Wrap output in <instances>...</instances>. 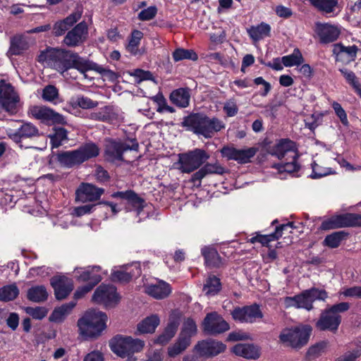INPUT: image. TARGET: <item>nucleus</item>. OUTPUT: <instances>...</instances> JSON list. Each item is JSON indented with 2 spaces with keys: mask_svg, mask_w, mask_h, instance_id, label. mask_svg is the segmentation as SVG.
Returning <instances> with one entry per match:
<instances>
[{
  "mask_svg": "<svg viewBox=\"0 0 361 361\" xmlns=\"http://www.w3.org/2000/svg\"><path fill=\"white\" fill-rule=\"evenodd\" d=\"M38 61L63 74L71 68L80 73H86L88 59L81 57L72 51L62 49H47L41 52Z\"/></svg>",
  "mask_w": 361,
  "mask_h": 361,
  "instance_id": "nucleus-1",
  "label": "nucleus"
},
{
  "mask_svg": "<svg viewBox=\"0 0 361 361\" xmlns=\"http://www.w3.org/2000/svg\"><path fill=\"white\" fill-rule=\"evenodd\" d=\"M107 316L105 313L90 310L87 311L77 322L78 333L85 338H96L106 328Z\"/></svg>",
  "mask_w": 361,
  "mask_h": 361,
  "instance_id": "nucleus-2",
  "label": "nucleus"
},
{
  "mask_svg": "<svg viewBox=\"0 0 361 361\" xmlns=\"http://www.w3.org/2000/svg\"><path fill=\"white\" fill-rule=\"evenodd\" d=\"M99 154V149L92 142L86 143L78 149L72 151L63 152L58 154L59 163L68 168L80 164L84 161L96 157Z\"/></svg>",
  "mask_w": 361,
  "mask_h": 361,
  "instance_id": "nucleus-3",
  "label": "nucleus"
},
{
  "mask_svg": "<svg viewBox=\"0 0 361 361\" xmlns=\"http://www.w3.org/2000/svg\"><path fill=\"white\" fill-rule=\"evenodd\" d=\"M209 157V154L204 149L200 148L180 153L178 154L177 169L182 173H192L199 170Z\"/></svg>",
  "mask_w": 361,
  "mask_h": 361,
  "instance_id": "nucleus-4",
  "label": "nucleus"
},
{
  "mask_svg": "<svg viewBox=\"0 0 361 361\" xmlns=\"http://www.w3.org/2000/svg\"><path fill=\"white\" fill-rule=\"evenodd\" d=\"M109 346L112 352L123 358L140 352L145 346V342L131 336L116 335L110 341Z\"/></svg>",
  "mask_w": 361,
  "mask_h": 361,
  "instance_id": "nucleus-5",
  "label": "nucleus"
},
{
  "mask_svg": "<svg viewBox=\"0 0 361 361\" xmlns=\"http://www.w3.org/2000/svg\"><path fill=\"white\" fill-rule=\"evenodd\" d=\"M311 330L309 326L286 328L281 332L279 339L287 346L300 348L307 343Z\"/></svg>",
  "mask_w": 361,
  "mask_h": 361,
  "instance_id": "nucleus-6",
  "label": "nucleus"
},
{
  "mask_svg": "<svg viewBox=\"0 0 361 361\" xmlns=\"http://www.w3.org/2000/svg\"><path fill=\"white\" fill-rule=\"evenodd\" d=\"M345 227H361V214L347 213L325 219L319 229L329 231Z\"/></svg>",
  "mask_w": 361,
  "mask_h": 361,
  "instance_id": "nucleus-7",
  "label": "nucleus"
},
{
  "mask_svg": "<svg viewBox=\"0 0 361 361\" xmlns=\"http://www.w3.org/2000/svg\"><path fill=\"white\" fill-rule=\"evenodd\" d=\"M138 144L133 142L130 145L126 142L109 140L107 142L105 147V157L107 161L111 162L124 161L123 153L128 150L137 151Z\"/></svg>",
  "mask_w": 361,
  "mask_h": 361,
  "instance_id": "nucleus-8",
  "label": "nucleus"
},
{
  "mask_svg": "<svg viewBox=\"0 0 361 361\" xmlns=\"http://www.w3.org/2000/svg\"><path fill=\"white\" fill-rule=\"evenodd\" d=\"M19 97L15 92L13 86L4 80L0 81V104L2 108L9 113L14 114L18 111Z\"/></svg>",
  "mask_w": 361,
  "mask_h": 361,
  "instance_id": "nucleus-9",
  "label": "nucleus"
},
{
  "mask_svg": "<svg viewBox=\"0 0 361 361\" xmlns=\"http://www.w3.org/2000/svg\"><path fill=\"white\" fill-rule=\"evenodd\" d=\"M233 319L240 323L252 324L263 317V313L257 304L236 307L231 312Z\"/></svg>",
  "mask_w": 361,
  "mask_h": 361,
  "instance_id": "nucleus-10",
  "label": "nucleus"
},
{
  "mask_svg": "<svg viewBox=\"0 0 361 361\" xmlns=\"http://www.w3.org/2000/svg\"><path fill=\"white\" fill-rule=\"evenodd\" d=\"M92 300L97 304H102L106 307H112L119 301V296L114 286L101 284L94 290Z\"/></svg>",
  "mask_w": 361,
  "mask_h": 361,
  "instance_id": "nucleus-11",
  "label": "nucleus"
},
{
  "mask_svg": "<svg viewBox=\"0 0 361 361\" xmlns=\"http://www.w3.org/2000/svg\"><path fill=\"white\" fill-rule=\"evenodd\" d=\"M202 326L208 334L216 335L229 329V324L216 312H211L206 315Z\"/></svg>",
  "mask_w": 361,
  "mask_h": 361,
  "instance_id": "nucleus-12",
  "label": "nucleus"
},
{
  "mask_svg": "<svg viewBox=\"0 0 361 361\" xmlns=\"http://www.w3.org/2000/svg\"><path fill=\"white\" fill-rule=\"evenodd\" d=\"M141 274V269L138 263L123 265L116 267L111 272L113 281L127 283L133 278H137Z\"/></svg>",
  "mask_w": 361,
  "mask_h": 361,
  "instance_id": "nucleus-13",
  "label": "nucleus"
},
{
  "mask_svg": "<svg viewBox=\"0 0 361 361\" xmlns=\"http://www.w3.org/2000/svg\"><path fill=\"white\" fill-rule=\"evenodd\" d=\"M88 27L85 21L77 24L68 31L63 39V43L70 47H75L82 44L87 37Z\"/></svg>",
  "mask_w": 361,
  "mask_h": 361,
  "instance_id": "nucleus-14",
  "label": "nucleus"
},
{
  "mask_svg": "<svg viewBox=\"0 0 361 361\" xmlns=\"http://www.w3.org/2000/svg\"><path fill=\"white\" fill-rule=\"evenodd\" d=\"M29 113L35 118L43 121H51L54 123L66 124V118L61 114L45 106H33L30 108Z\"/></svg>",
  "mask_w": 361,
  "mask_h": 361,
  "instance_id": "nucleus-15",
  "label": "nucleus"
},
{
  "mask_svg": "<svg viewBox=\"0 0 361 361\" xmlns=\"http://www.w3.org/2000/svg\"><path fill=\"white\" fill-rule=\"evenodd\" d=\"M144 291L156 300H163L170 295L172 288L171 285L165 281L156 279L153 282L145 284Z\"/></svg>",
  "mask_w": 361,
  "mask_h": 361,
  "instance_id": "nucleus-16",
  "label": "nucleus"
},
{
  "mask_svg": "<svg viewBox=\"0 0 361 361\" xmlns=\"http://www.w3.org/2000/svg\"><path fill=\"white\" fill-rule=\"evenodd\" d=\"M182 126L189 131H192L196 135H200L205 137L206 124L205 114L193 113L183 118Z\"/></svg>",
  "mask_w": 361,
  "mask_h": 361,
  "instance_id": "nucleus-17",
  "label": "nucleus"
},
{
  "mask_svg": "<svg viewBox=\"0 0 361 361\" xmlns=\"http://www.w3.org/2000/svg\"><path fill=\"white\" fill-rule=\"evenodd\" d=\"M50 283L54 290V295L57 300L65 299L73 289L72 279L64 276L52 277Z\"/></svg>",
  "mask_w": 361,
  "mask_h": 361,
  "instance_id": "nucleus-18",
  "label": "nucleus"
},
{
  "mask_svg": "<svg viewBox=\"0 0 361 361\" xmlns=\"http://www.w3.org/2000/svg\"><path fill=\"white\" fill-rule=\"evenodd\" d=\"M104 190L90 183H82L77 189L76 200L86 202L99 200Z\"/></svg>",
  "mask_w": 361,
  "mask_h": 361,
  "instance_id": "nucleus-19",
  "label": "nucleus"
},
{
  "mask_svg": "<svg viewBox=\"0 0 361 361\" xmlns=\"http://www.w3.org/2000/svg\"><path fill=\"white\" fill-rule=\"evenodd\" d=\"M341 322V317L332 313L329 310H324L317 322V327L321 331H336Z\"/></svg>",
  "mask_w": 361,
  "mask_h": 361,
  "instance_id": "nucleus-20",
  "label": "nucleus"
},
{
  "mask_svg": "<svg viewBox=\"0 0 361 361\" xmlns=\"http://www.w3.org/2000/svg\"><path fill=\"white\" fill-rule=\"evenodd\" d=\"M224 173V167L219 162L216 161L214 164L207 163L192 175L190 180L194 183L198 182V185H200L201 180L207 176L213 174L222 175Z\"/></svg>",
  "mask_w": 361,
  "mask_h": 361,
  "instance_id": "nucleus-21",
  "label": "nucleus"
},
{
  "mask_svg": "<svg viewBox=\"0 0 361 361\" xmlns=\"http://www.w3.org/2000/svg\"><path fill=\"white\" fill-rule=\"evenodd\" d=\"M82 14L81 8H78L74 12L62 20L56 22L53 27V33L55 36H61L78 22Z\"/></svg>",
  "mask_w": 361,
  "mask_h": 361,
  "instance_id": "nucleus-22",
  "label": "nucleus"
},
{
  "mask_svg": "<svg viewBox=\"0 0 361 361\" xmlns=\"http://www.w3.org/2000/svg\"><path fill=\"white\" fill-rule=\"evenodd\" d=\"M294 228L295 226H293V222L281 224L276 228L275 232L269 235L257 234L256 236L250 238V242L252 243L258 242L263 245H268L269 243L278 240L279 238H281L284 231H288Z\"/></svg>",
  "mask_w": 361,
  "mask_h": 361,
  "instance_id": "nucleus-23",
  "label": "nucleus"
},
{
  "mask_svg": "<svg viewBox=\"0 0 361 361\" xmlns=\"http://www.w3.org/2000/svg\"><path fill=\"white\" fill-rule=\"evenodd\" d=\"M273 154L280 160L286 158H298L295 150V144L290 140H281L276 145L273 149Z\"/></svg>",
  "mask_w": 361,
  "mask_h": 361,
  "instance_id": "nucleus-24",
  "label": "nucleus"
},
{
  "mask_svg": "<svg viewBox=\"0 0 361 361\" xmlns=\"http://www.w3.org/2000/svg\"><path fill=\"white\" fill-rule=\"evenodd\" d=\"M195 349L202 355L216 356L225 350L226 345L219 341H203L196 345Z\"/></svg>",
  "mask_w": 361,
  "mask_h": 361,
  "instance_id": "nucleus-25",
  "label": "nucleus"
},
{
  "mask_svg": "<svg viewBox=\"0 0 361 361\" xmlns=\"http://www.w3.org/2000/svg\"><path fill=\"white\" fill-rule=\"evenodd\" d=\"M101 268L99 266L92 267L80 268L75 269L78 280L80 281H89L88 285L95 286L102 280V277L97 274Z\"/></svg>",
  "mask_w": 361,
  "mask_h": 361,
  "instance_id": "nucleus-26",
  "label": "nucleus"
},
{
  "mask_svg": "<svg viewBox=\"0 0 361 361\" xmlns=\"http://www.w3.org/2000/svg\"><path fill=\"white\" fill-rule=\"evenodd\" d=\"M284 305L286 308H302L308 311L313 309V305L311 303L305 290L294 297H286L284 298Z\"/></svg>",
  "mask_w": 361,
  "mask_h": 361,
  "instance_id": "nucleus-27",
  "label": "nucleus"
},
{
  "mask_svg": "<svg viewBox=\"0 0 361 361\" xmlns=\"http://www.w3.org/2000/svg\"><path fill=\"white\" fill-rule=\"evenodd\" d=\"M37 128L31 123H23L16 131L10 133L9 137L14 142L18 143L22 138H29L38 135Z\"/></svg>",
  "mask_w": 361,
  "mask_h": 361,
  "instance_id": "nucleus-28",
  "label": "nucleus"
},
{
  "mask_svg": "<svg viewBox=\"0 0 361 361\" xmlns=\"http://www.w3.org/2000/svg\"><path fill=\"white\" fill-rule=\"evenodd\" d=\"M340 30L336 26L323 24L318 26V35L322 43H330L337 39Z\"/></svg>",
  "mask_w": 361,
  "mask_h": 361,
  "instance_id": "nucleus-29",
  "label": "nucleus"
},
{
  "mask_svg": "<svg viewBox=\"0 0 361 361\" xmlns=\"http://www.w3.org/2000/svg\"><path fill=\"white\" fill-rule=\"evenodd\" d=\"M160 324V318L156 314H151L137 325V331L140 334H152L155 331L156 329Z\"/></svg>",
  "mask_w": 361,
  "mask_h": 361,
  "instance_id": "nucleus-30",
  "label": "nucleus"
},
{
  "mask_svg": "<svg viewBox=\"0 0 361 361\" xmlns=\"http://www.w3.org/2000/svg\"><path fill=\"white\" fill-rule=\"evenodd\" d=\"M179 322L178 319H170L164 331L154 340V343L164 345L175 336Z\"/></svg>",
  "mask_w": 361,
  "mask_h": 361,
  "instance_id": "nucleus-31",
  "label": "nucleus"
},
{
  "mask_svg": "<svg viewBox=\"0 0 361 361\" xmlns=\"http://www.w3.org/2000/svg\"><path fill=\"white\" fill-rule=\"evenodd\" d=\"M252 39L257 42L271 35V26L266 23H261L257 25H252L247 30Z\"/></svg>",
  "mask_w": 361,
  "mask_h": 361,
  "instance_id": "nucleus-32",
  "label": "nucleus"
},
{
  "mask_svg": "<svg viewBox=\"0 0 361 361\" xmlns=\"http://www.w3.org/2000/svg\"><path fill=\"white\" fill-rule=\"evenodd\" d=\"M188 337L179 336L177 340L167 348V354L169 357H176L183 353L190 345Z\"/></svg>",
  "mask_w": 361,
  "mask_h": 361,
  "instance_id": "nucleus-33",
  "label": "nucleus"
},
{
  "mask_svg": "<svg viewBox=\"0 0 361 361\" xmlns=\"http://www.w3.org/2000/svg\"><path fill=\"white\" fill-rule=\"evenodd\" d=\"M190 94L188 88H179L170 94L172 103L180 108L187 107L190 104Z\"/></svg>",
  "mask_w": 361,
  "mask_h": 361,
  "instance_id": "nucleus-34",
  "label": "nucleus"
},
{
  "mask_svg": "<svg viewBox=\"0 0 361 361\" xmlns=\"http://www.w3.org/2000/svg\"><path fill=\"white\" fill-rule=\"evenodd\" d=\"M143 37V33L138 30H134L128 37V42L126 46V51L133 56L141 55L142 52L139 49L140 41Z\"/></svg>",
  "mask_w": 361,
  "mask_h": 361,
  "instance_id": "nucleus-35",
  "label": "nucleus"
},
{
  "mask_svg": "<svg viewBox=\"0 0 361 361\" xmlns=\"http://www.w3.org/2000/svg\"><path fill=\"white\" fill-rule=\"evenodd\" d=\"M206 135L205 138L212 137L215 133L224 129L226 127L224 121L216 117H209L205 114Z\"/></svg>",
  "mask_w": 361,
  "mask_h": 361,
  "instance_id": "nucleus-36",
  "label": "nucleus"
},
{
  "mask_svg": "<svg viewBox=\"0 0 361 361\" xmlns=\"http://www.w3.org/2000/svg\"><path fill=\"white\" fill-rule=\"evenodd\" d=\"M76 302L71 301L63 304L59 307L55 308L51 313L49 319L54 322H61L71 312L75 307Z\"/></svg>",
  "mask_w": 361,
  "mask_h": 361,
  "instance_id": "nucleus-37",
  "label": "nucleus"
},
{
  "mask_svg": "<svg viewBox=\"0 0 361 361\" xmlns=\"http://www.w3.org/2000/svg\"><path fill=\"white\" fill-rule=\"evenodd\" d=\"M297 159L298 158L288 157L285 159L280 160L279 163L273 165V168L277 169L280 173L283 172L291 173L298 171L300 169V166L297 162Z\"/></svg>",
  "mask_w": 361,
  "mask_h": 361,
  "instance_id": "nucleus-38",
  "label": "nucleus"
},
{
  "mask_svg": "<svg viewBox=\"0 0 361 361\" xmlns=\"http://www.w3.org/2000/svg\"><path fill=\"white\" fill-rule=\"evenodd\" d=\"M233 352L236 355L247 359H256L259 357V354L256 348L253 345L249 344H237L233 348Z\"/></svg>",
  "mask_w": 361,
  "mask_h": 361,
  "instance_id": "nucleus-39",
  "label": "nucleus"
},
{
  "mask_svg": "<svg viewBox=\"0 0 361 361\" xmlns=\"http://www.w3.org/2000/svg\"><path fill=\"white\" fill-rule=\"evenodd\" d=\"M48 292L44 286H35L28 289L27 298L34 302H42L47 300Z\"/></svg>",
  "mask_w": 361,
  "mask_h": 361,
  "instance_id": "nucleus-40",
  "label": "nucleus"
},
{
  "mask_svg": "<svg viewBox=\"0 0 361 361\" xmlns=\"http://www.w3.org/2000/svg\"><path fill=\"white\" fill-rule=\"evenodd\" d=\"M202 254L204 257L205 263L207 266L218 267L221 265V257L216 249L204 247L202 249Z\"/></svg>",
  "mask_w": 361,
  "mask_h": 361,
  "instance_id": "nucleus-41",
  "label": "nucleus"
},
{
  "mask_svg": "<svg viewBox=\"0 0 361 361\" xmlns=\"http://www.w3.org/2000/svg\"><path fill=\"white\" fill-rule=\"evenodd\" d=\"M348 233L344 231H336L329 235H327L324 241L323 245L330 248H336L340 245L341 241L348 236Z\"/></svg>",
  "mask_w": 361,
  "mask_h": 361,
  "instance_id": "nucleus-42",
  "label": "nucleus"
},
{
  "mask_svg": "<svg viewBox=\"0 0 361 361\" xmlns=\"http://www.w3.org/2000/svg\"><path fill=\"white\" fill-rule=\"evenodd\" d=\"M89 71H94L99 74H101L103 77H104L106 79L114 81L116 80L117 76L116 74L107 68H105L97 63L90 61L88 59V62L86 66V72Z\"/></svg>",
  "mask_w": 361,
  "mask_h": 361,
  "instance_id": "nucleus-43",
  "label": "nucleus"
},
{
  "mask_svg": "<svg viewBox=\"0 0 361 361\" xmlns=\"http://www.w3.org/2000/svg\"><path fill=\"white\" fill-rule=\"evenodd\" d=\"M304 61V58L299 49L295 48L293 53L281 57V62L286 67L298 66Z\"/></svg>",
  "mask_w": 361,
  "mask_h": 361,
  "instance_id": "nucleus-44",
  "label": "nucleus"
},
{
  "mask_svg": "<svg viewBox=\"0 0 361 361\" xmlns=\"http://www.w3.org/2000/svg\"><path fill=\"white\" fill-rule=\"evenodd\" d=\"M220 279L214 275L208 276L204 284L203 290L207 295H214L221 290Z\"/></svg>",
  "mask_w": 361,
  "mask_h": 361,
  "instance_id": "nucleus-45",
  "label": "nucleus"
},
{
  "mask_svg": "<svg viewBox=\"0 0 361 361\" xmlns=\"http://www.w3.org/2000/svg\"><path fill=\"white\" fill-rule=\"evenodd\" d=\"M28 49V44L22 37H14L11 42L8 53L11 55H20Z\"/></svg>",
  "mask_w": 361,
  "mask_h": 361,
  "instance_id": "nucleus-46",
  "label": "nucleus"
},
{
  "mask_svg": "<svg viewBox=\"0 0 361 361\" xmlns=\"http://www.w3.org/2000/svg\"><path fill=\"white\" fill-rule=\"evenodd\" d=\"M319 11L325 13H329L335 10L338 4V0H307Z\"/></svg>",
  "mask_w": 361,
  "mask_h": 361,
  "instance_id": "nucleus-47",
  "label": "nucleus"
},
{
  "mask_svg": "<svg viewBox=\"0 0 361 361\" xmlns=\"http://www.w3.org/2000/svg\"><path fill=\"white\" fill-rule=\"evenodd\" d=\"M89 117L94 121L109 122L114 117L112 108L109 106H105L99 109L97 111L91 113Z\"/></svg>",
  "mask_w": 361,
  "mask_h": 361,
  "instance_id": "nucleus-48",
  "label": "nucleus"
},
{
  "mask_svg": "<svg viewBox=\"0 0 361 361\" xmlns=\"http://www.w3.org/2000/svg\"><path fill=\"white\" fill-rule=\"evenodd\" d=\"M71 104L74 107H80L83 109H90L97 107L99 104L98 102L94 101L87 97L78 95L71 99Z\"/></svg>",
  "mask_w": 361,
  "mask_h": 361,
  "instance_id": "nucleus-49",
  "label": "nucleus"
},
{
  "mask_svg": "<svg viewBox=\"0 0 361 361\" xmlns=\"http://www.w3.org/2000/svg\"><path fill=\"white\" fill-rule=\"evenodd\" d=\"M174 61H180L184 59L196 61L198 59L197 54L192 49L183 48L176 49L172 54Z\"/></svg>",
  "mask_w": 361,
  "mask_h": 361,
  "instance_id": "nucleus-50",
  "label": "nucleus"
},
{
  "mask_svg": "<svg viewBox=\"0 0 361 361\" xmlns=\"http://www.w3.org/2000/svg\"><path fill=\"white\" fill-rule=\"evenodd\" d=\"M19 290L16 285L5 286L0 288V301H11L16 298Z\"/></svg>",
  "mask_w": 361,
  "mask_h": 361,
  "instance_id": "nucleus-51",
  "label": "nucleus"
},
{
  "mask_svg": "<svg viewBox=\"0 0 361 361\" xmlns=\"http://www.w3.org/2000/svg\"><path fill=\"white\" fill-rule=\"evenodd\" d=\"M53 134L49 135L51 147H59L62 142L68 140L67 130L63 128H55Z\"/></svg>",
  "mask_w": 361,
  "mask_h": 361,
  "instance_id": "nucleus-52",
  "label": "nucleus"
},
{
  "mask_svg": "<svg viewBox=\"0 0 361 361\" xmlns=\"http://www.w3.org/2000/svg\"><path fill=\"white\" fill-rule=\"evenodd\" d=\"M197 332V325L195 321L190 318L185 319L183 324L182 331L179 336L188 337L189 340Z\"/></svg>",
  "mask_w": 361,
  "mask_h": 361,
  "instance_id": "nucleus-53",
  "label": "nucleus"
},
{
  "mask_svg": "<svg viewBox=\"0 0 361 361\" xmlns=\"http://www.w3.org/2000/svg\"><path fill=\"white\" fill-rule=\"evenodd\" d=\"M257 149L255 147L238 149L237 161L240 164L247 163L255 155Z\"/></svg>",
  "mask_w": 361,
  "mask_h": 361,
  "instance_id": "nucleus-54",
  "label": "nucleus"
},
{
  "mask_svg": "<svg viewBox=\"0 0 361 361\" xmlns=\"http://www.w3.org/2000/svg\"><path fill=\"white\" fill-rule=\"evenodd\" d=\"M305 292H306L307 295H308L309 299L311 300L312 304L315 300L324 301L328 297V294H327L326 291L324 289L312 288L305 290Z\"/></svg>",
  "mask_w": 361,
  "mask_h": 361,
  "instance_id": "nucleus-55",
  "label": "nucleus"
},
{
  "mask_svg": "<svg viewBox=\"0 0 361 361\" xmlns=\"http://www.w3.org/2000/svg\"><path fill=\"white\" fill-rule=\"evenodd\" d=\"M334 173L335 171L331 168H325L314 163L312 164V173L310 175V177L312 178H320Z\"/></svg>",
  "mask_w": 361,
  "mask_h": 361,
  "instance_id": "nucleus-56",
  "label": "nucleus"
},
{
  "mask_svg": "<svg viewBox=\"0 0 361 361\" xmlns=\"http://www.w3.org/2000/svg\"><path fill=\"white\" fill-rule=\"evenodd\" d=\"M58 97V89L54 85H47L42 90V97L44 101L54 102Z\"/></svg>",
  "mask_w": 361,
  "mask_h": 361,
  "instance_id": "nucleus-57",
  "label": "nucleus"
},
{
  "mask_svg": "<svg viewBox=\"0 0 361 361\" xmlns=\"http://www.w3.org/2000/svg\"><path fill=\"white\" fill-rule=\"evenodd\" d=\"M127 202L129 204L137 209L138 212L144 207V200L138 197L133 190H130Z\"/></svg>",
  "mask_w": 361,
  "mask_h": 361,
  "instance_id": "nucleus-58",
  "label": "nucleus"
},
{
  "mask_svg": "<svg viewBox=\"0 0 361 361\" xmlns=\"http://www.w3.org/2000/svg\"><path fill=\"white\" fill-rule=\"evenodd\" d=\"M26 312L35 319H42L47 314V310L42 307H27Z\"/></svg>",
  "mask_w": 361,
  "mask_h": 361,
  "instance_id": "nucleus-59",
  "label": "nucleus"
},
{
  "mask_svg": "<svg viewBox=\"0 0 361 361\" xmlns=\"http://www.w3.org/2000/svg\"><path fill=\"white\" fill-rule=\"evenodd\" d=\"M332 107H333L336 116L340 118L341 123L344 126H348L349 123H348L347 114H346L345 110L341 106V105L336 102H334L332 104Z\"/></svg>",
  "mask_w": 361,
  "mask_h": 361,
  "instance_id": "nucleus-60",
  "label": "nucleus"
},
{
  "mask_svg": "<svg viewBox=\"0 0 361 361\" xmlns=\"http://www.w3.org/2000/svg\"><path fill=\"white\" fill-rule=\"evenodd\" d=\"M361 355V349L356 348L351 351H348L344 355L338 357L335 361H355Z\"/></svg>",
  "mask_w": 361,
  "mask_h": 361,
  "instance_id": "nucleus-61",
  "label": "nucleus"
},
{
  "mask_svg": "<svg viewBox=\"0 0 361 361\" xmlns=\"http://www.w3.org/2000/svg\"><path fill=\"white\" fill-rule=\"evenodd\" d=\"M220 152L221 155L227 159L237 161L238 149L233 147H224Z\"/></svg>",
  "mask_w": 361,
  "mask_h": 361,
  "instance_id": "nucleus-62",
  "label": "nucleus"
},
{
  "mask_svg": "<svg viewBox=\"0 0 361 361\" xmlns=\"http://www.w3.org/2000/svg\"><path fill=\"white\" fill-rule=\"evenodd\" d=\"M157 12V9L155 6H149L140 11L138 18L141 20H149L156 16Z\"/></svg>",
  "mask_w": 361,
  "mask_h": 361,
  "instance_id": "nucleus-63",
  "label": "nucleus"
},
{
  "mask_svg": "<svg viewBox=\"0 0 361 361\" xmlns=\"http://www.w3.org/2000/svg\"><path fill=\"white\" fill-rule=\"evenodd\" d=\"M238 106L233 100L227 101L224 106V111L229 117L234 116L238 113Z\"/></svg>",
  "mask_w": 361,
  "mask_h": 361,
  "instance_id": "nucleus-64",
  "label": "nucleus"
}]
</instances>
